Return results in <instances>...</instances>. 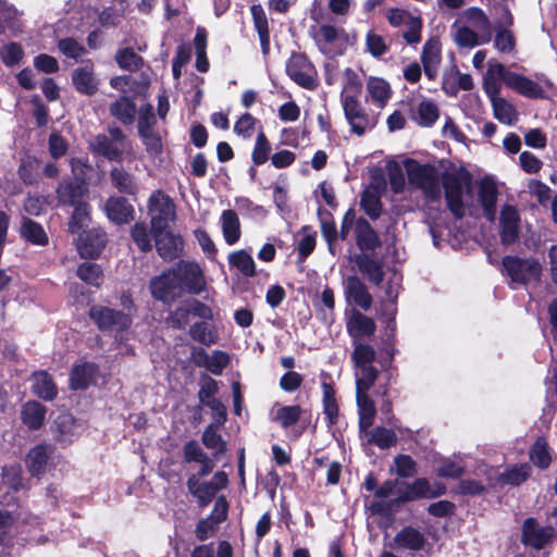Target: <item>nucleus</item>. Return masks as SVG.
I'll use <instances>...</instances> for the list:
<instances>
[{"instance_id":"obj_39","label":"nucleus","mask_w":557,"mask_h":557,"mask_svg":"<svg viewBox=\"0 0 557 557\" xmlns=\"http://www.w3.org/2000/svg\"><path fill=\"white\" fill-rule=\"evenodd\" d=\"M322 377V392H323V412L325 418H337L338 404L336 399V393L333 386L331 376L323 372Z\"/></svg>"},{"instance_id":"obj_34","label":"nucleus","mask_w":557,"mask_h":557,"mask_svg":"<svg viewBox=\"0 0 557 557\" xmlns=\"http://www.w3.org/2000/svg\"><path fill=\"white\" fill-rule=\"evenodd\" d=\"M20 235L32 245L46 246L49 243L48 235L42 225L30 218L23 216Z\"/></svg>"},{"instance_id":"obj_56","label":"nucleus","mask_w":557,"mask_h":557,"mask_svg":"<svg viewBox=\"0 0 557 557\" xmlns=\"http://www.w3.org/2000/svg\"><path fill=\"white\" fill-rule=\"evenodd\" d=\"M356 368L360 371V374L356 380V389L369 391L377 380L379 370L372 366V363L356 366Z\"/></svg>"},{"instance_id":"obj_45","label":"nucleus","mask_w":557,"mask_h":557,"mask_svg":"<svg viewBox=\"0 0 557 557\" xmlns=\"http://www.w3.org/2000/svg\"><path fill=\"white\" fill-rule=\"evenodd\" d=\"M304 234L297 245V263H304L314 251L317 246V232L310 225H304L300 230Z\"/></svg>"},{"instance_id":"obj_51","label":"nucleus","mask_w":557,"mask_h":557,"mask_svg":"<svg viewBox=\"0 0 557 557\" xmlns=\"http://www.w3.org/2000/svg\"><path fill=\"white\" fill-rule=\"evenodd\" d=\"M221 424L212 423L210 424L202 435L203 444L209 448L215 451V455L225 451V443L223 442L220 434Z\"/></svg>"},{"instance_id":"obj_53","label":"nucleus","mask_w":557,"mask_h":557,"mask_svg":"<svg viewBox=\"0 0 557 557\" xmlns=\"http://www.w3.org/2000/svg\"><path fill=\"white\" fill-rule=\"evenodd\" d=\"M146 152L151 157H157L163 152V144L161 135L154 129L138 133Z\"/></svg>"},{"instance_id":"obj_62","label":"nucleus","mask_w":557,"mask_h":557,"mask_svg":"<svg viewBox=\"0 0 557 557\" xmlns=\"http://www.w3.org/2000/svg\"><path fill=\"white\" fill-rule=\"evenodd\" d=\"M494 47L502 53H510L516 47V38L510 29L495 28Z\"/></svg>"},{"instance_id":"obj_25","label":"nucleus","mask_w":557,"mask_h":557,"mask_svg":"<svg viewBox=\"0 0 557 557\" xmlns=\"http://www.w3.org/2000/svg\"><path fill=\"white\" fill-rule=\"evenodd\" d=\"M345 296L348 301L354 302L366 311L371 308L373 302V298L366 284L357 275H350L347 277Z\"/></svg>"},{"instance_id":"obj_1","label":"nucleus","mask_w":557,"mask_h":557,"mask_svg":"<svg viewBox=\"0 0 557 557\" xmlns=\"http://www.w3.org/2000/svg\"><path fill=\"white\" fill-rule=\"evenodd\" d=\"M441 181L447 209L456 220L463 219L466 215L463 190L471 188L472 174L465 166H460L456 172H444Z\"/></svg>"},{"instance_id":"obj_55","label":"nucleus","mask_w":557,"mask_h":557,"mask_svg":"<svg viewBox=\"0 0 557 557\" xmlns=\"http://www.w3.org/2000/svg\"><path fill=\"white\" fill-rule=\"evenodd\" d=\"M51 429L54 437L63 443L72 442L76 435L77 425L75 420H54Z\"/></svg>"},{"instance_id":"obj_54","label":"nucleus","mask_w":557,"mask_h":557,"mask_svg":"<svg viewBox=\"0 0 557 557\" xmlns=\"http://www.w3.org/2000/svg\"><path fill=\"white\" fill-rule=\"evenodd\" d=\"M442 61L441 42L437 38L431 37L423 46L421 53V63L430 65H440Z\"/></svg>"},{"instance_id":"obj_58","label":"nucleus","mask_w":557,"mask_h":557,"mask_svg":"<svg viewBox=\"0 0 557 557\" xmlns=\"http://www.w3.org/2000/svg\"><path fill=\"white\" fill-rule=\"evenodd\" d=\"M24 55L23 47L18 42L14 41L3 46L0 50V59L3 64L9 67L18 64L23 60Z\"/></svg>"},{"instance_id":"obj_47","label":"nucleus","mask_w":557,"mask_h":557,"mask_svg":"<svg viewBox=\"0 0 557 557\" xmlns=\"http://www.w3.org/2000/svg\"><path fill=\"white\" fill-rule=\"evenodd\" d=\"M131 238L137 246V248L141 252H149L152 250V243H151V230H148V226L145 222H136L131 227Z\"/></svg>"},{"instance_id":"obj_22","label":"nucleus","mask_w":557,"mask_h":557,"mask_svg":"<svg viewBox=\"0 0 557 557\" xmlns=\"http://www.w3.org/2000/svg\"><path fill=\"white\" fill-rule=\"evenodd\" d=\"M552 527H540L534 519L529 518L524 521L522 528V541L524 544L534 548L544 547L553 537Z\"/></svg>"},{"instance_id":"obj_4","label":"nucleus","mask_w":557,"mask_h":557,"mask_svg":"<svg viewBox=\"0 0 557 557\" xmlns=\"http://www.w3.org/2000/svg\"><path fill=\"white\" fill-rule=\"evenodd\" d=\"M151 232L168 230L177 219L174 200L162 189L151 193L147 201Z\"/></svg>"},{"instance_id":"obj_36","label":"nucleus","mask_w":557,"mask_h":557,"mask_svg":"<svg viewBox=\"0 0 557 557\" xmlns=\"http://www.w3.org/2000/svg\"><path fill=\"white\" fill-rule=\"evenodd\" d=\"M367 90L372 101L383 108L392 97V88L387 81L371 76L367 81Z\"/></svg>"},{"instance_id":"obj_28","label":"nucleus","mask_w":557,"mask_h":557,"mask_svg":"<svg viewBox=\"0 0 557 557\" xmlns=\"http://www.w3.org/2000/svg\"><path fill=\"white\" fill-rule=\"evenodd\" d=\"M90 152L100 156L109 161L122 162L123 150L113 145L106 134L95 135L88 144Z\"/></svg>"},{"instance_id":"obj_10","label":"nucleus","mask_w":557,"mask_h":557,"mask_svg":"<svg viewBox=\"0 0 557 557\" xmlns=\"http://www.w3.org/2000/svg\"><path fill=\"white\" fill-rule=\"evenodd\" d=\"M530 472L531 468L527 463L512 466L506 471L493 467L480 470V473L486 476L485 481L488 486H497L504 483L519 485L529 478Z\"/></svg>"},{"instance_id":"obj_41","label":"nucleus","mask_w":557,"mask_h":557,"mask_svg":"<svg viewBox=\"0 0 557 557\" xmlns=\"http://www.w3.org/2000/svg\"><path fill=\"white\" fill-rule=\"evenodd\" d=\"M114 60L120 69L128 72H137L145 65V60L131 47L120 48Z\"/></svg>"},{"instance_id":"obj_49","label":"nucleus","mask_w":557,"mask_h":557,"mask_svg":"<svg viewBox=\"0 0 557 557\" xmlns=\"http://www.w3.org/2000/svg\"><path fill=\"white\" fill-rule=\"evenodd\" d=\"M271 151V143L268 139L265 133L261 129L256 137L255 146L251 152V160L253 164H264L269 160Z\"/></svg>"},{"instance_id":"obj_5","label":"nucleus","mask_w":557,"mask_h":557,"mask_svg":"<svg viewBox=\"0 0 557 557\" xmlns=\"http://www.w3.org/2000/svg\"><path fill=\"white\" fill-rule=\"evenodd\" d=\"M341 102L350 133L361 137L376 126L377 117L362 107L356 95L342 92Z\"/></svg>"},{"instance_id":"obj_11","label":"nucleus","mask_w":557,"mask_h":557,"mask_svg":"<svg viewBox=\"0 0 557 557\" xmlns=\"http://www.w3.org/2000/svg\"><path fill=\"white\" fill-rule=\"evenodd\" d=\"M77 250L82 258L96 259L104 249L108 237L102 228H90L78 233Z\"/></svg>"},{"instance_id":"obj_21","label":"nucleus","mask_w":557,"mask_h":557,"mask_svg":"<svg viewBox=\"0 0 557 557\" xmlns=\"http://www.w3.org/2000/svg\"><path fill=\"white\" fill-rule=\"evenodd\" d=\"M346 329L354 343L355 341H361L362 337L373 336L376 331V324L372 318L354 309L346 322Z\"/></svg>"},{"instance_id":"obj_19","label":"nucleus","mask_w":557,"mask_h":557,"mask_svg":"<svg viewBox=\"0 0 557 557\" xmlns=\"http://www.w3.org/2000/svg\"><path fill=\"white\" fill-rule=\"evenodd\" d=\"M72 84L81 95L94 96L97 94L98 82L91 60H87L83 66H78L72 72Z\"/></svg>"},{"instance_id":"obj_63","label":"nucleus","mask_w":557,"mask_h":557,"mask_svg":"<svg viewBox=\"0 0 557 557\" xmlns=\"http://www.w3.org/2000/svg\"><path fill=\"white\" fill-rule=\"evenodd\" d=\"M58 49L66 58L77 60L79 57L87 53L84 46L72 37L62 38L58 42Z\"/></svg>"},{"instance_id":"obj_18","label":"nucleus","mask_w":557,"mask_h":557,"mask_svg":"<svg viewBox=\"0 0 557 557\" xmlns=\"http://www.w3.org/2000/svg\"><path fill=\"white\" fill-rule=\"evenodd\" d=\"M98 375L99 367L95 362L74 364L70 372V387L73 391H85L96 383Z\"/></svg>"},{"instance_id":"obj_61","label":"nucleus","mask_w":557,"mask_h":557,"mask_svg":"<svg viewBox=\"0 0 557 557\" xmlns=\"http://www.w3.org/2000/svg\"><path fill=\"white\" fill-rule=\"evenodd\" d=\"M70 166L74 175L73 181L87 186L88 176L92 172V166L88 159L74 157L70 160Z\"/></svg>"},{"instance_id":"obj_16","label":"nucleus","mask_w":557,"mask_h":557,"mask_svg":"<svg viewBox=\"0 0 557 557\" xmlns=\"http://www.w3.org/2000/svg\"><path fill=\"white\" fill-rule=\"evenodd\" d=\"M87 193L86 185L72 180H63L55 189L58 203L62 207H74L86 202L84 197Z\"/></svg>"},{"instance_id":"obj_23","label":"nucleus","mask_w":557,"mask_h":557,"mask_svg":"<svg viewBox=\"0 0 557 557\" xmlns=\"http://www.w3.org/2000/svg\"><path fill=\"white\" fill-rule=\"evenodd\" d=\"M445 487L441 484L432 486L426 479H417L407 484L399 495L403 502H409L418 498H432L444 494Z\"/></svg>"},{"instance_id":"obj_7","label":"nucleus","mask_w":557,"mask_h":557,"mask_svg":"<svg viewBox=\"0 0 557 557\" xmlns=\"http://www.w3.org/2000/svg\"><path fill=\"white\" fill-rule=\"evenodd\" d=\"M227 484L228 478L223 471H218L209 482H201L196 474L190 475L187 480V488L197 498L200 507H206L211 503L214 495L224 490Z\"/></svg>"},{"instance_id":"obj_13","label":"nucleus","mask_w":557,"mask_h":557,"mask_svg":"<svg viewBox=\"0 0 557 557\" xmlns=\"http://www.w3.org/2000/svg\"><path fill=\"white\" fill-rule=\"evenodd\" d=\"M174 276L189 294L198 295L206 287L202 270L196 262L182 261L177 271L174 272Z\"/></svg>"},{"instance_id":"obj_40","label":"nucleus","mask_w":557,"mask_h":557,"mask_svg":"<svg viewBox=\"0 0 557 557\" xmlns=\"http://www.w3.org/2000/svg\"><path fill=\"white\" fill-rule=\"evenodd\" d=\"M360 208L372 220H377L383 211V203L380 194L370 188H366L360 195Z\"/></svg>"},{"instance_id":"obj_50","label":"nucleus","mask_w":557,"mask_h":557,"mask_svg":"<svg viewBox=\"0 0 557 557\" xmlns=\"http://www.w3.org/2000/svg\"><path fill=\"white\" fill-rule=\"evenodd\" d=\"M352 345L354 350L351 352V361L354 362L355 367L366 366L375 361L376 352L371 345L364 344L361 341H355Z\"/></svg>"},{"instance_id":"obj_38","label":"nucleus","mask_w":557,"mask_h":557,"mask_svg":"<svg viewBox=\"0 0 557 557\" xmlns=\"http://www.w3.org/2000/svg\"><path fill=\"white\" fill-rule=\"evenodd\" d=\"M397 548L420 550L423 548L425 539L422 533L413 528H405L394 539Z\"/></svg>"},{"instance_id":"obj_24","label":"nucleus","mask_w":557,"mask_h":557,"mask_svg":"<svg viewBox=\"0 0 557 557\" xmlns=\"http://www.w3.org/2000/svg\"><path fill=\"white\" fill-rule=\"evenodd\" d=\"M409 106V117L421 127H432L440 117L438 106L432 99L423 98L416 109Z\"/></svg>"},{"instance_id":"obj_17","label":"nucleus","mask_w":557,"mask_h":557,"mask_svg":"<svg viewBox=\"0 0 557 557\" xmlns=\"http://www.w3.org/2000/svg\"><path fill=\"white\" fill-rule=\"evenodd\" d=\"M355 238L356 245L361 251V253L374 251L381 248L382 246V242L379 234L372 227L370 222L363 216H359L356 221Z\"/></svg>"},{"instance_id":"obj_20","label":"nucleus","mask_w":557,"mask_h":557,"mask_svg":"<svg viewBox=\"0 0 557 557\" xmlns=\"http://www.w3.org/2000/svg\"><path fill=\"white\" fill-rule=\"evenodd\" d=\"M111 185L120 196H128L136 199L139 193V185L134 174L126 171L123 166H112L110 172Z\"/></svg>"},{"instance_id":"obj_64","label":"nucleus","mask_w":557,"mask_h":557,"mask_svg":"<svg viewBox=\"0 0 557 557\" xmlns=\"http://www.w3.org/2000/svg\"><path fill=\"white\" fill-rule=\"evenodd\" d=\"M545 394L549 407L557 406V360L549 368L548 375L545 379Z\"/></svg>"},{"instance_id":"obj_9","label":"nucleus","mask_w":557,"mask_h":557,"mask_svg":"<svg viewBox=\"0 0 557 557\" xmlns=\"http://www.w3.org/2000/svg\"><path fill=\"white\" fill-rule=\"evenodd\" d=\"M154 247L159 257L168 262L178 259L184 252L185 240L178 233H174L171 227L164 231L151 232Z\"/></svg>"},{"instance_id":"obj_30","label":"nucleus","mask_w":557,"mask_h":557,"mask_svg":"<svg viewBox=\"0 0 557 557\" xmlns=\"http://www.w3.org/2000/svg\"><path fill=\"white\" fill-rule=\"evenodd\" d=\"M370 425L371 420H359L360 431L368 436L370 443L375 444L382 449L389 448L396 444L397 436L393 430L377 426L368 431Z\"/></svg>"},{"instance_id":"obj_37","label":"nucleus","mask_w":557,"mask_h":557,"mask_svg":"<svg viewBox=\"0 0 557 557\" xmlns=\"http://www.w3.org/2000/svg\"><path fill=\"white\" fill-rule=\"evenodd\" d=\"M227 260L230 267L239 271L244 276H256V263L251 255L245 249H239L231 252L227 257Z\"/></svg>"},{"instance_id":"obj_3","label":"nucleus","mask_w":557,"mask_h":557,"mask_svg":"<svg viewBox=\"0 0 557 557\" xmlns=\"http://www.w3.org/2000/svg\"><path fill=\"white\" fill-rule=\"evenodd\" d=\"M503 274L510 278L509 287L516 289L517 285L527 286L530 282H540L542 265L533 258L505 256L502 259Z\"/></svg>"},{"instance_id":"obj_32","label":"nucleus","mask_w":557,"mask_h":557,"mask_svg":"<svg viewBox=\"0 0 557 557\" xmlns=\"http://www.w3.org/2000/svg\"><path fill=\"white\" fill-rule=\"evenodd\" d=\"M250 13L255 29L259 36L262 54L268 55L270 53V29L264 9L261 4H252L250 7Z\"/></svg>"},{"instance_id":"obj_29","label":"nucleus","mask_w":557,"mask_h":557,"mask_svg":"<svg viewBox=\"0 0 557 557\" xmlns=\"http://www.w3.org/2000/svg\"><path fill=\"white\" fill-rule=\"evenodd\" d=\"M355 263L358 270L367 276L370 283L380 286L384 280V269L381 261L372 258L368 253H359L355 256Z\"/></svg>"},{"instance_id":"obj_6","label":"nucleus","mask_w":557,"mask_h":557,"mask_svg":"<svg viewBox=\"0 0 557 557\" xmlns=\"http://www.w3.org/2000/svg\"><path fill=\"white\" fill-rule=\"evenodd\" d=\"M88 315L101 332H124L133 322L129 314L106 306H92Z\"/></svg>"},{"instance_id":"obj_48","label":"nucleus","mask_w":557,"mask_h":557,"mask_svg":"<svg viewBox=\"0 0 557 557\" xmlns=\"http://www.w3.org/2000/svg\"><path fill=\"white\" fill-rule=\"evenodd\" d=\"M48 460V448L45 445L34 447L26 458V465L33 475H38L45 471Z\"/></svg>"},{"instance_id":"obj_15","label":"nucleus","mask_w":557,"mask_h":557,"mask_svg":"<svg viewBox=\"0 0 557 557\" xmlns=\"http://www.w3.org/2000/svg\"><path fill=\"white\" fill-rule=\"evenodd\" d=\"M520 216L513 206L505 205L500 211V242L508 246L515 244L519 239Z\"/></svg>"},{"instance_id":"obj_60","label":"nucleus","mask_w":557,"mask_h":557,"mask_svg":"<svg viewBox=\"0 0 557 557\" xmlns=\"http://www.w3.org/2000/svg\"><path fill=\"white\" fill-rule=\"evenodd\" d=\"M530 458L532 462L542 469H545L550 463V456L547 448V443L543 438H539L530 450Z\"/></svg>"},{"instance_id":"obj_42","label":"nucleus","mask_w":557,"mask_h":557,"mask_svg":"<svg viewBox=\"0 0 557 557\" xmlns=\"http://www.w3.org/2000/svg\"><path fill=\"white\" fill-rule=\"evenodd\" d=\"M33 392L44 400H52L58 394L53 379L47 371H40L35 375Z\"/></svg>"},{"instance_id":"obj_59","label":"nucleus","mask_w":557,"mask_h":557,"mask_svg":"<svg viewBox=\"0 0 557 557\" xmlns=\"http://www.w3.org/2000/svg\"><path fill=\"white\" fill-rule=\"evenodd\" d=\"M391 472H395L401 478H410L417 473L416 461L408 455H398L394 458V465Z\"/></svg>"},{"instance_id":"obj_14","label":"nucleus","mask_w":557,"mask_h":557,"mask_svg":"<svg viewBox=\"0 0 557 557\" xmlns=\"http://www.w3.org/2000/svg\"><path fill=\"white\" fill-rule=\"evenodd\" d=\"M498 188L493 178L485 176L478 183V201L487 221L494 222L497 213Z\"/></svg>"},{"instance_id":"obj_33","label":"nucleus","mask_w":557,"mask_h":557,"mask_svg":"<svg viewBox=\"0 0 557 557\" xmlns=\"http://www.w3.org/2000/svg\"><path fill=\"white\" fill-rule=\"evenodd\" d=\"M509 87L521 96H524L530 99H544L545 91L541 85L531 78L518 74L515 72V75L511 77Z\"/></svg>"},{"instance_id":"obj_57","label":"nucleus","mask_w":557,"mask_h":557,"mask_svg":"<svg viewBox=\"0 0 557 557\" xmlns=\"http://www.w3.org/2000/svg\"><path fill=\"white\" fill-rule=\"evenodd\" d=\"M433 462L437 463L436 472L443 478H458L465 468L459 461L449 458H436Z\"/></svg>"},{"instance_id":"obj_2","label":"nucleus","mask_w":557,"mask_h":557,"mask_svg":"<svg viewBox=\"0 0 557 557\" xmlns=\"http://www.w3.org/2000/svg\"><path fill=\"white\" fill-rule=\"evenodd\" d=\"M405 166L410 184L421 189L429 202H440L441 184L437 169L432 164H420L414 159H406Z\"/></svg>"},{"instance_id":"obj_46","label":"nucleus","mask_w":557,"mask_h":557,"mask_svg":"<svg viewBox=\"0 0 557 557\" xmlns=\"http://www.w3.org/2000/svg\"><path fill=\"white\" fill-rule=\"evenodd\" d=\"M76 275L86 284L100 287L103 281L102 268L97 263L83 262L76 270Z\"/></svg>"},{"instance_id":"obj_12","label":"nucleus","mask_w":557,"mask_h":557,"mask_svg":"<svg viewBox=\"0 0 557 557\" xmlns=\"http://www.w3.org/2000/svg\"><path fill=\"white\" fill-rule=\"evenodd\" d=\"M103 210L108 220L115 225L129 224L135 220V208L125 196H110Z\"/></svg>"},{"instance_id":"obj_35","label":"nucleus","mask_w":557,"mask_h":557,"mask_svg":"<svg viewBox=\"0 0 557 557\" xmlns=\"http://www.w3.org/2000/svg\"><path fill=\"white\" fill-rule=\"evenodd\" d=\"M222 234L227 245H235L242 236L240 221L236 211L224 210L221 214Z\"/></svg>"},{"instance_id":"obj_27","label":"nucleus","mask_w":557,"mask_h":557,"mask_svg":"<svg viewBox=\"0 0 557 557\" xmlns=\"http://www.w3.org/2000/svg\"><path fill=\"white\" fill-rule=\"evenodd\" d=\"M461 18L481 33V41L487 44L492 39V23L485 12L478 7L466 9Z\"/></svg>"},{"instance_id":"obj_44","label":"nucleus","mask_w":557,"mask_h":557,"mask_svg":"<svg viewBox=\"0 0 557 557\" xmlns=\"http://www.w3.org/2000/svg\"><path fill=\"white\" fill-rule=\"evenodd\" d=\"M90 221V205L86 201L73 207V212L69 219V232L78 234L88 225Z\"/></svg>"},{"instance_id":"obj_43","label":"nucleus","mask_w":557,"mask_h":557,"mask_svg":"<svg viewBox=\"0 0 557 557\" xmlns=\"http://www.w3.org/2000/svg\"><path fill=\"white\" fill-rule=\"evenodd\" d=\"M188 334L195 342L206 346H211L218 341L215 329L214 326H210L208 321L195 322L190 325Z\"/></svg>"},{"instance_id":"obj_31","label":"nucleus","mask_w":557,"mask_h":557,"mask_svg":"<svg viewBox=\"0 0 557 557\" xmlns=\"http://www.w3.org/2000/svg\"><path fill=\"white\" fill-rule=\"evenodd\" d=\"M150 292L156 300L166 302L175 296L177 289V278L171 274H161L151 278Z\"/></svg>"},{"instance_id":"obj_52","label":"nucleus","mask_w":557,"mask_h":557,"mask_svg":"<svg viewBox=\"0 0 557 557\" xmlns=\"http://www.w3.org/2000/svg\"><path fill=\"white\" fill-rule=\"evenodd\" d=\"M190 311L187 300L172 310L165 319V323L174 330H184L189 323Z\"/></svg>"},{"instance_id":"obj_8","label":"nucleus","mask_w":557,"mask_h":557,"mask_svg":"<svg viewBox=\"0 0 557 557\" xmlns=\"http://www.w3.org/2000/svg\"><path fill=\"white\" fill-rule=\"evenodd\" d=\"M286 73L298 86L314 90L318 87L317 72L305 53L294 52L286 62Z\"/></svg>"},{"instance_id":"obj_26","label":"nucleus","mask_w":557,"mask_h":557,"mask_svg":"<svg viewBox=\"0 0 557 557\" xmlns=\"http://www.w3.org/2000/svg\"><path fill=\"white\" fill-rule=\"evenodd\" d=\"M109 113L124 126H131L136 120L137 106L132 97L122 95L110 103Z\"/></svg>"}]
</instances>
